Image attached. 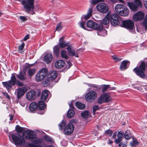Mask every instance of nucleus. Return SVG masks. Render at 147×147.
<instances>
[{
  "mask_svg": "<svg viewBox=\"0 0 147 147\" xmlns=\"http://www.w3.org/2000/svg\"><path fill=\"white\" fill-rule=\"evenodd\" d=\"M21 3L27 13L31 15L35 14V12L33 10L34 7V0H23L22 1Z\"/></svg>",
  "mask_w": 147,
  "mask_h": 147,
  "instance_id": "nucleus-1",
  "label": "nucleus"
},
{
  "mask_svg": "<svg viewBox=\"0 0 147 147\" xmlns=\"http://www.w3.org/2000/svg\"><path fill=\"white\" fill-rule=\"evenodd\" d=\"M2 83L3 86L7 90L11 89L12 86H14L16 84L18 86H23L24 84L19 81H17L16 79L14 74H12L10 80L5 82H2Z\"/></svg>",
  "mask_w": 147,
  "mask_h": 147,
  "instance_id": "nucleus-2",
  "label": "nucleus"
},
{
  "mask_svg": "<svg viewBox=\"0 0 147 147\" xmlns=\"http://www.w3.org/2000/svg\"><path fill=\"white\" fill-rule=\"evenodd\" d=\"M146 65L147 68V61L146 65L144 62H142L138 67H135L133 69V71L140 78H145L146 77L144 73Z\"/></svg>",
  "mask_w": 147,
  "mask_h": 147,
  "instance_id": "nucleus-3",
  "label": "nucleus"
},
{
  "mask_svg": "<svg viewBox=\"0 0 147 147\" xmlns=\"http://www.w3.org/2000/svg\"><path fill=\"white\" fill-rule=\"evenodd\" d=\"M115 9L117 13L122 16H127L129 12L127 8L123 5L118 4L115 5Z\"/></svg>",
  "mask_w": 147,
  "mask_h": 147,
  "instance_id": "nucleus-4",
  "label": "nucleus"
},
{
  "mask_svg": "<svg viewBox=\"0 0 147 147\" xmlns=\"http://www.w3.org/2000/svg\"><path fill=\"white\" fill-rule=\"evenodd\" d=\"M12 140L16 144L20 146L24 145L25 142L24 138L18 133L11 135Z\"/></svg>",
  "mask_w": 147,
  "mask_h": 147,
  "instance_id": "nucleus-5",
  "label": "nucleus"
},
{
  "mask_svg": "<svg viewBox=\"0 0 147 147\" xmlns=\"http://www.w3.org/2000/svg\"><path fill=\"white\" fill-rule=\"evenodd\" d=\"M12 140L16 144L20 146L24 145L25 142L24 138L18 133L11 135Z\"/></svg>",
  "mask_w": 147,
  "mask_h": 147,
  "instance_id": "nucleus-6",
  "label": "nucleus"
},
{
  "mask_svg": "<svg viewBox=\"0 0 147 147\" xmlns=\"http://www.w3.org/2000/svg\"><path fill=\"white\" fill-rule=\"evenodd\" d=\"M48 70L46 68L42 69L36 74L35 79L37 82H40L44 79L47 75Z\"/></svg>",
  "mask_w": 147,
  "mask_h": 147,
  "instance_id": "nucleus-7",
  "label": "nucleus"
},
{
  "mask_svg": "<svg viewBox=\"0 0 147 147\" xmlns=\"http://www.w3.org/2000/svg\"><path fill=\"white\" fill-rule=\"evenodd\" d=\"M127 5L130 9L134 11H137L139 7L142 4L140 0H134V2H127Z\"/></svg>",
  "mask_w": 147,
  "mask_h": 147,
  "instance_id": "nucleus-8",
  "label": "nucleus"
},
{
  "mask_svg": "<svg viewBox=\"0 0 147 147\" xmlns=\"http://www.w3.org/2000/svg\"><path fill=\"white\" fill-rule=\"evenodd\" d=\"M98 96L97 93L94 91H91L88 92L85 96L86 100L89 102L94 101Z\"/></svg>",
  "mask_w": 147,
  "mask_h": 147,
  "instance_id": "nucleus-9",
  "label": "nucleus"
},
{
  "mask_svg": "<svg viewBox=\"0 0 147 147\" xmlns=\"http://www.w3.org/2000/svg\"><path fill=\"white\" fill-rule=\"evenodd\" d=\"M110 21L111 24L114 26H119L120 21L121 20L119 18V16L116 14H111L110 12Z\"/></svg>",
  "mask_w": 147,
  "mask_h": 147,
  "instance_id": "nucleus-10",
  "label": "nucleus"
},
{
  "mask_svg": "<svg viewBox=\"0 0 147 147\" xmlns=\"http://www.w3.org/2000/svg\"><path fill=\"white\" fill-rule=\"evenodd\" d=\"M112 100V98L108 93H106L101 95L98 98V102L101 104L103 103L109 102Z\"/></svg>",
  "mask_w": 147,
  "mask_h": 147,
  "instance_id": "nucleus-11",
  "label": "nucleus"
},
{
  "mask_svg": "<svg viewBox=\"0 0 147 147\" xmlns=\"http://www.w3.org/2000/svg\"><path fill=\"white\" fill-rule=\"evenodd\" d=\"M98 11L103 13H106L108 12L109 10L108 5L105 3H100L96 6Z\"/></svg>",
  "mask_w": 147,
  "mask_h": 147,
  "instance_id": "nucleus-12",
  "label": "nucleus"
},
{
  "mask_svg": "<svg viewBox=\"0 0 147 147\" xmlns=\"http://www.w3.org/2000/svg\"><path fill=\"white\" fill-rule=\"evenodd\" d=\"M74 129V126L72 124H69L67 125L64 131V133L67 135H69L73 132Z\"/></svg>",
  "mask_w": 147,
  "mask_h": 147,
  "instance_id": "nucleus-13",
  "label": "nucleus"
},
{
  "mask_svg": "<svg viewBox=\"0 0 147 147\" xmlns=\"http://www.w3.org/2000/svg\"><path fill=\"white\" fill-rule=\"evenodd\" d=\"M123 26L127 29H133L134 26V22L131 20L123 21Z\"/></svg>",
  "mask_w": 147,
  "mask_h": 147,
  "instance_id": "nucleus-14",
  "label": "nucleus"
},
{
  "mask_svg": "<svg viewBox=\"0 0 147 147\" xmlns=\"http://www.w3.org/2000/svg\"><path fill=\"white\" fill-rule=\"evenodd\" d=\"M25 132L27 134L26 137L27 139L33 140L37 138V135L34 131L27 130L25 131Z\"/></svg>",
  "mask_w": 147,
  "mask_h": 147,
  "instance_id": "nucleus-15",
  "label": "nucleus"
},
{
  "mask_svg": "<svg viewBox=\"0 0 147 147\" xmlns=\"http://www.w3.org/2000/svg\"><path fill=\"white\" fill-rule=\"evenodd\" d=\"M26 98L29 100H33L35 99L36 96L35 92L33 90L28 92L26 94Z\"/></svg>",
  "mask_w": 147,
  "mask_h": 147,
  "instance_id": "nucleus-16",
  "label": "nucleus"
},
{
  "mask_svg": "<svg viewBox=\"0 0 147 147\" xmlns=\"http://www.w3.org/2000/svg\"><path fill=\"white\" fill-rule=\"evenodd\" d=\"M100 25L90 20H89L86 23V25L88 27L95 30L98 29V26Z\"/></svg>",
  "mask_w": 147,
  "mask_h": 147,
  "instance_id": "nucleus-17",
  "label": "nucleus"
},
{
  "mask_svg": "<svg viewBox=\"0 0 147 147\" xmlns=\"http://www.w3.org/2000/svg\"><path fill=\"white\" fill-rule=\"evenodd\" d=\"M144 17V13L141 11H139L133 16V19L134 21L137 22L139 20H142Z\"/></svg>",
  "mask_w": 147,
  "mask_h": 147,
  "instance_id": "nucleus-18",
  "label": "nucleus"
},
{
  "mask_svg": "<svg viewBox=\"0 0 147 147\" xmlns=\"http://www.w3.org/2000/svg\"><path fill=\"white\" fill-rule=\"evenodd\" d=\"M96 30L98 31L97 33L98 35L104 36L107 34V31L106 30L103 29L102 24H100L99 26H98Z\"/></svg>",
  "mask_w": 147,
  "mask_h": 147,
  "instance_id": "nucleus-19",
  "label": "nucleus"
},
{
  "mask_svg": "<svg viewBox=\"0 0 147 147\" xmlns=\"http://www.w3.org/2000/svg\"><path fill=\"white\" fill-rule=\"evenodd\" d=\"M67 50L68 52V54L71 56H75L77 57H78L79 56L77 55L76 53V51H75L74 48L71 45H70L67 47Z\"/></svg>",
  "mask_w": 147,
  "mask_h": 147,
  "instance_id": "nucleus-20",
  "label": "nucleus"
},
{
  "mask_svg": "<svg viewBox=\"0 0 147 147\" xmlns=\"http://www.w3.org/2000/svg\"><path fill=\"white\" fill-rule=\"evenodd\" d=\"M27 88L26 87H22L19 88L17 91V98L19 99L27 91Z\"/></svg>",
  "mask_w": 147,
  "mask_h": 147,
  "instance_id": "nucleus-21",
  "label": "nucleus"
},
{
  "mask_svg": "<svg viewBox=\"0 0 147 147\" xmlns=\"http://www.w3.org/2000/svg\"><path fill=\"white\" fill-rule=\"evenodd\" d=\"M53 59L52 55L51 53H48L45 55L44 56V61L46 63H50Z\"/></svg>",
  "mask_w": 147,
  "mask_h": 147,
  "instance_id": "nucleus-22",
  "label": "nucleus"
},
{
  "mask_svg": "<svg viewBox=\"0 0 147 147\" xmlns=\"http://www.w3.org/2000/svg\"><path fill=\"white\" fill-rule=\"evenodd\" d=\"M130 62L128 61L124 60L121 62L119 69L121 70H125L128 67L127 65H129Z\"/></svg>",
  "mask_w": 147,
  "mask_h": 147,
  "instance_id": "nucleus-23",
  "label": "nucleus"
},
{
  "mask_svg": "<svg viewBox=\"0 0 147 147\" xmlns=\"http://www.w3.org/2000/svg\"><path fill=\"white\" fill-rule=\"evenodd\" d=\"M55 65L56 68L60 69L62 68L65 65V63L62 60H59L55 62Z\"/></svg>",
  "mask_w": 147,
  "mask_h": 147,
  "instance_id": "nucleus-24",
  "label": "nucleus"
},
{
  "mask_svg": "<svg viewBox=\"0 0 147 147\" xmlns=\"http://www.w3.org/2000/svg\"><path fill=\"white\" fill-rule=\"evenodd\" d=\"M123 132L122 131H120L117 133L118 138L115 140V142L116 144H118L121 142L123 139Z\"/></svg>",
  "mask_w": 147,
  "mask_h": 147,
  "instance_id": "nucleus-25",
  "label": "nucleus"
},
{
  "mask_svg": "<svg viewBox=\"0 0 147 147\" xmlns=\"http://www.w3.org/2000/svg\"><path fill=\"white\" fill-rule=\"evenodd\" d=\"M110 11L107 13L105 17L103 19L102 22L101 23L105 25H107L108 24L109 22L110 21Z\"/></svg>",
  "mask_w": 147,
  "mask_h": 147,
  "instance_id": "nucleus-26",
  "label": "nucleus"
},
{
  "mask_svg": "<svg viewBox=\"0 0 147 147\" xmlns=\"http://www.w3.org/2000/svg\"><path fill=\"white\" fill-rule=\"evenodd\" d=\"M58 75L57 72L55 71H51L49 73V76L50 79L51 80H54L57 77Z\"/></svg>",
  "mask_w": 147,
  "mask_h": 147,
  "instance_id": "nucleus-27",
  "label": "nucleus"
},
{
  "mask_svg": "<svg viewBox=\"0 0 147 147\" xmlns=\"http://www.w3.org/2000/svg\"><path fill=\"white\" fill-rule=\"evenodd\" d=\"M101 91L104 92L107 90H115L116 88L115 87H111L110 85H103L102 86Z\"/></svg>",
  "mask_w": 147,
  "mask_h": 147,
  "instance_id": "nucleus-28",
  "label": "nucleus"
},
{
  "mask_svg": "<svg viewBox=\"0 0 147 147\" xmlns=\"http://www.w3.org/2000/svg\"><path fill=\"white\" fill-rule=\"evenodd\" d=\"M38 107V103L36 102H33L30 103V110L32 112L35 111Z\"/></svg>",
  "mask_w": 147,
  "mask_h": 147,
  "instance_id": "nucleus-29",
  "label": "nucleus"
},
{
  "mask_svg": "<svg viewBox=\"0 0 147 147\" xmlns=\"http://www.w3.org/2000/svg\"><path fill=\"white\" fill-rule=\"evenodd\" d=\"M48 91L47 90H44L42 91L41 97V100L45 101L48 97Z\"/></svg>",
  "mask_w": 147,
  "mask_h": 147,
  "instance_id": "nucleus-30",
  "label": "nucleus"
},
{
  "mask_svg": "<svg viewBox=\"0 0 147 147\" xmlns=\"http://www.w3.org/2000/svg\"><path fill=\"white\" fill-rule=\"evenodd\" d=\"M63 39V37H61L59 39V45L61 49L68 46V43H65Z\"/></svg>",
  "mask_w": 147,
  "mask_h": 147,
  "instance_id": "nucleus-31",
  "label": "nucleus"
},
{
  "mask_svg": "<svg viewBox=\"0 0 147 147\" xmlns=\"http://www.w3.org/2000/svg\"><path fill=\"white\" fill-rule=\"evenodd\" d=\"M44 101H42V100L39 101L38 103V107L40 110H43L46 107V104L44 102Z\"/></svg>",
  "mask_w": 147,
  "mask_h": 147,
  "instance_id": "nucleus-32",
  "label": "nucleus"
},
{
  "mask_svg": "<svg viewBox=\"0 0 147 147\" xmlns=\"http://www.w3.org/2000/svg\"><path fill=\"white\" fill-rule=\"evenodd\" d=\"M123 136L127 140H129L131 138V135L130 131L129 130H127L125 134L123 133Z\"/></svg>",
  "mask_w": 147,
  "mask_h": 147,
  "instance_id": "nucleus-33",
  "label": "nucleus"
},
{
  "mask_svg": "<svg viewBox=\"0 0 147 147\" xmlns=\"http://www.w3.org/2000/svg\"><path fill=\"white\" fill-rule=\"evenodd\" d=\"M130 144L131 147H136V146L140 144V143L136 139L133 138L132 141L130 142Z\"/></svg>",
  "mask_w": 147,
  "mask_h": 147,
  "instance_id": "nucleus-34",
  "label": "nucleus"
},
{
  "mask_svg": "<svg viewBox=\"0 0 147 147\" xmlns=\"http://www.w3.org/2000/svg\"><path fill=\"white\" fill-rule=\"evenodd\" d=\"M92 8L90 7L88 10V13L86 15L84 16V18L85 20L89 19L92 16Z\"/></svg>",
  "mask_w": 147,
  "mask_h": 147,
  "instance_id": "nucleus-35",
  "label": "nucleus"
},
{
  "mask_svg": "<svg viewBox=\"0 0 147 147\" xmlns=\"http://www.w3.org/2000/svg\"><path fill=\"white\" fill-rule=\"evenodd\" d=\"M81 115L82 117L85 119L90 117L91 115L89 112L88 111H84L81 113Z\"/></svg>",
  "mask_w": 147,
  "mask_h": 147,
  "instance_id": "nucleus-36",
  "label": "nucleus"
},
{
  "mask_svg": "<svg viewBox=\"0 0 147 147\" xmlns=\"http://www.w3.org/2000/svg\"><path fill=\"white\" fill-rule=\"evenodd\" d=\"M53 54L56 57L58 56L59 54V50L58 45L55 46L53 48Z\"/></svg>",
  "mask_w": 147,
  "mask_h": 147,
  "instance_id": "nucleus-37",
  "label": "nucleus"
},
{
  "mask_svg": "<svg viewBox=\"0 0 147 147\" xmlns=\"http://www.w3.org/2000/svg\"><path fill=\"white\" fill-rule=\"evenodd\" d=\"M75 105L78 108L80 109H84L86 107L85 105L78 102H76Z\"/></svg>",
  "mask_w": 147,
  "mask_h": 147,
  "instance_id": "nucleus-38",
  "label": "nucleus"
},
{
  "mask_svg": "<svg viewBox=\"0 0 147 147\" xmlns=\"http://www.w3.org/2000/svg\"><path fill=\"white\" fill-rule=\"evenodd\" d=\"M75 114L74 111L72 109H69L67 113V116L68 118H71Z\"/></svg>",
  "mask_w": 147,
  "mask_h": 147,
  "instance_id": "nucleus-39",
  "label": "nucleus"
},
{
  "mask_svg": "<svg viewBox=\"0 0 147 147\" xmlns=\"http://www.w3.org/2000/svg\"><path fill=\"white\" fill-rule=\"evenodd\" d=\"M50 80L49 77H47L42 81L43 86L45 87L47 86L50 84Z\"/></svg>",
  "mask_w": 147,
  "mask_h": 147,
  "instance_id": "nucleus-40",
  "label": "nucleus"
},
{
  "mask_svg": "<svg viewBox=\"0 0 147 147\" xmlns=\"http://www.w3.org/2000/svg\"><path fill=\"white\" fill-rule=\"evenodd\" d=\"M61 55L62 58H65L66 59H68V57L67 56V52L65 50H62L61 52Z\"/></svg>",
  "mask_w": 147,
  "mask_h": 147,
  "instance_id": "nucleus-41",
  "label": "nucleus"
},
{
  "mask_svg": "<svg viewBox=\"0 0 147 147\" xmlns=\"http://www.w3.org/2000/svg\"><path fill=\"white\" fill-rule=\"evenodd\" d=\"M66 124L65 121L63 120L58 125L59 129L60 130H62L63 129V127L65 126Z\"/></svg>",
  "mask_w": 147,
  "mask_h": 147,
  "instance_id": "nucleus-42",
  "label": "nucleus"
},
{
  "mask_svg": "<svg viewBox=\"0 0 147 147\" xmlns=\"http://www.w3.org/2000/svg\"><path fill=\"white\" fill-rule=\"evenodd\" d=\"M25 128L21 127L18 125H17L16 127V130L17 132L19 133H22L25 130Z\"/></svg>",
  "mask_w": 147,
  "mask_h": 147,
  "instance_id": "nucleus-43",
  "label": "nucleus"
},
{
  "mask_svg": "<svg viewBox=\"0 0 147 147\" xmlns=\"http://www.w3.org/2000/svg\"><path fill=\"white\" fill-rule=\"evenodd\" d=\"M44 139L46 141L50 142H53V139L49 136L45 135L44 136Z\"/></svg>",
  "mask_w": 147,
  "mask_h": 147,
  "instance_id": "nucleus-44",
  "label": "nucleus"
},
{
  "mask_svg": "<svg viewBox=\"0 0 147 147\" xmlns=\"http://www.w3.org/2000/svg\"><path fill=\"white\" fill-rule=\"evenodd\" d=\"M16 76L20 80H24L26 79L25 76L21 73H20L19 74H17Z\"/></svg>",
  "mask_w": 147,
  "mask_h": 147,
  "instance_id": "nucleus-45",
  "label": "nucleus"
},
{
  "mask_svg": "<svg viewBox=\"0 0 147 147\" xmlns=\"http://www.w3.org/2000/svg\"><path fill=\"white\" fill-rule=\"evenodd\" d=\"M36 71L35 69H30L28 71V74L29 76H31L35 73Z\"/></svg>",
  "mask_w": 147,
  "mask_h": 147,
  "instance_id": "nucleus-46",
  "label": "nucleus"
},
{
  "mask_svg": "<svg viewBox=\"0 0 147 147\" xmlns=\"http://www.w3.org/2000/svg\"><path fill=\"white\" fill-rule=\"evenodd\" d=\"M143 25L146 29L147 30V15L143 21Z\"/></svg>",
  "mask_w": 147,
  "mask_h": 147,
  "instance_id": "nucleus-47",
  "label": "nucleus"
},
{
  "mask_svg": "<svg viewBox=\"0 0 147 147\" xmlns=\"http://www.w3.org/2000/svg\"><path fill=\"white\" fill-rule=\"evenodd\" d=\"M113 59L116 62L119 61L121 60L122 59L119 57H117L116 56H112Z\"/></svg>",
  "mask_w": 147,
  "mask_h": 147,
  "instance_id": "nucleus-48",
  "label": "nucleus"
},
{
  "mask_svg": "<svg viewBox=\"0 0 147 147\" xmlns=\"http://www.w3.org/2000/svg\"><path fill=\"white\" fill-rule=\"evenodd\" d=\"M113 131L111 129L107 130L105 131V133L108 136L111 137Z\"/></svg>",
  "mask_w": 147,
  "mask_h": 147,
  "instance_id": "nucleus-49",
  "label": "nucleus"
},
{
  "mask_svg": "<svg viewBox=\"0 0 147 147\" xmlns=\"http://www.w3.org/2000/svg\"><path fill=\"white\" fill-rule=\"evenodd\" d=\"M127 142L125 141L124 142H122L120 143L118 145V146L121 147L122 146V147H126Z\"/></svg>",
  "mask_w": 147,
  "mask_h": 147,
  "instance_id": "nucleus-50",
  "label": "nucleus"
},
{
  "mask_svg": "<svg viewBox=\"0 0 147 147\" xmlns=\"http://www.w3.org/2000/svg\"><path fill=\"white\" fill-rule=\"evenodd\" d=\"M43 141V139H42L37 138L36 140H34V142H36V144H40Z\"/></svg>",
  "mask_w": 147,
  "mask_h": 147,
  "instance_id": "nucleus-51",
  "label": "nucleus"
},
{
  "mask_svg": "<svg viewBox=\"0 0 147 147\" xmlns=\"http://www.w3.org/2000/svg\"><path fill=\"white\" fill-rule=\"evenodd\" d=\"M62 27L60 23H58L56 26V30L59 31L62 29Z\"/></svg>",
  "mask_w": 147,
  "mask_h": 147,
  "instance_id": "nucleus-52",
  "label": "nucleus"
},
{
  "mask_svg": "<svg viewBox=\"0 0 147 147\" xmlns=\"http://www.w3.org/2000/svg\"><path fill=\"white\" fill-rule=\"evenodd\" d=\"M81 27L84 28V29H86L85 26V22H80L79 23Z\"/></svg>",
  "mask_w": 147,
  "mask_h": 147,
  "instance_id": "nucleus-53",
  "label": "nucleus"
},
{
  "mask_svg": "<svg viewBox=\"0 0 147 147\" xmlns=\"http://www.w3.org/2000/svg\"><path fill=\"white\" fill-rule=\"evenodd\" d=\"M99 109V108L98 106L95 105L93 106V109L94 114L95 111L98 110Z\"/></svg>",
  "mask_w": 147,
  "mask_h": 147,
  "instance_id": "nucleus-54",
  "label": "nucleus"
},
{
  "mask_svg": "<svg viewBox=\"0 0 147 147\" xmlns=\"http://www.w3.org/2000/svg\"><path fill=\"white\" fill-rule=\"evenodd\" d=\"M100 2V0H92L91 3L93 5H95Z\"/></svg>",
  "mask_w": 147,
  "mask_h": 147,
  "instance_id": "nucleus-55",
  "label": "nucleus"
},
{
  "mask_svg": "<svg viewBox=\"0 0 147 147\" xmlns=\"http://www.w3.org/2000/svg\"><path fill=\"white\" fill-rule=\"evenodd\" d=\"M67 63L68 64V65H67L66 68L67 69H69L71 66H72V64L70 61H69L67 62Z\"/></svg>",
  "mask_w": 147,
  "mask_h": 147,
  "instance_id": "nucleus-56",
  "label": "nucleus"
},
{
  "mask_svg": "<svg viewBox=\"0 0 147 147\" xmlns=\"http://www.w3.org/2000/svg\"><path fill=\"white\" fill-rule=\"evenodd\" d=\"M24 43L23 42L19 46L18 48V50L20 51H22L24 47Z\"/></svg>",
  "mask_w": 147,
  "mask_h": 147,
  "instance_id": "nucleus-57",
  "label": "nucleus"
},
{
  "mask_svg": "<svg viewBox=\"0 0 147 147\" xmlns=\"http://www.w3.org/2000/svg\"><path fill=\"white\" fill-rule=\"evenodd\" d=\"M32 65H33V64L30 65L28 64H26V66L24 67V69L26 70L27 69L30 67Z\"/></svg>",
  "mask_w": 147,
  "mask_h": 147,
  "instance_id": "nucleus-58",
  "label": "nucleus"
},
{
  "mask_svg": "<svg viewBox=\"0 0 147 147\" xmlns=\"http://www.w3.org/2000/svg\"><path fill=\"white\" fill-rule=\"evenodd\" d=\"M19 18L22 21H24L27 20L26 18L24 16H20L19 17Z\"/></svg>",
  "mask_w": 147,
  "mask_h": 147,
  "instance_id": "nucleus-59",
  "label": "nucleus"
},
{
  "mask_svg": "<svg viewBox=\"0 0 147 147\" xmlns=\"http://www.w3.org/2000/svg\"><path fill=\"white\" fill-rule=\"evenodd\" d=\"M35 144L32 143H28V147H34Z\"/></svg>",
  "mask_w": 147,
  "mask_h": 147,
  "instance_id": "nucleus-60",
  "label": "nucleus"
},
{
  "mask_svg": "<svg viewBox=\"0 0 147 147\" xmlns=\"http://www.w3.org/2000/svg\"><path fill=\"white\" fill-rule=\"evenodd\" d=\"M3 94L5 96L6 98L9 99L10 97L9 95L8 94V93L6 92H3Z\"/></svg>",
  "mask_w": 147,
  "mask_h": 147,
  "instance_id": "nucleus-61",
  "label": "nucleus"
},
{
  "mask_svg": "<svg viewBox=\"0 0 147 147\" xmlns=\"http://www.w3.org/2000/svg\"><path fill=\"white\" fill-rule=\"evenodd\" d=\"M90 86L96 88V89H95V90H98L101 88L99 87L96 86H94L93 85L91 86Z\"/></svg>",
  "mask_w": 147,
  "mask_h": 147,
  "instance_id": "nucleus-62",
  "label": "nucleus"
},
{
  "mask_svg": "<svg viewBox=\"0 0 147 147\" xmlns=\"http://www.w3.org/2000/svg\"><path fill=\"white\" fill-rule=\"evenodd\" d=\"M29 38V35L28 34L24 38V40L25 41L27 40Z\"/></svg>",
  "mask_w": 147,
  "mask_h": 147,
  "instance_id": "nucleus-63",
  "label": "nucleus"
},
{
  "mask_svg": "<svg viewBox=\"0 0 147 147\" xmlns=\"http://www.w3.org/2000/svg\"><path fill=\"white\" fill-rule=\"evenodd\" d=\"M117 135V132H115L113 134V136H112V138L113 139H115L116 138V136Z\"/></svg>",
  "mask_w": 147,
  "mask_h": 147,
  "instance_id": "nucleus-64",
  "label": "nucleus"
}]
</instances>
